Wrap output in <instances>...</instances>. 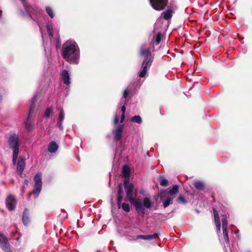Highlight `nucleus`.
<instances>
[{
    "label": "nucleus",
    "mask_w": 252,
    "mask_h": 252,
    "mask_svg": "<svg viewBox=\"0 0 252 252\" xmlns=\"http://www.w3.org/2000/svg\"><path fill=\"white\" fill-rule=\"evenodd\" d=\"M156 234L154 235H139L137 236L138 238H141L144 240H151L155 238Z\"/></svg>",
    "instance_id": "nucleus-24"
},
{
    "label": "nucleus",
    "mask_w": 252,
    "mask_h": 252,
    "mask_svg": "<svg viewBox=\"0 0 252 252\" xmlns=\"http://www.w3.org/2000/svg\"><path fill=\"white\" fill-rule=\"evenodd\" d=\"M122 200V195H118L117 197V204H118V207L119 208H121V202Z\"/></svg>",
    "instance_id": "nucleus-34"
},
{
    "label": "nucleus",
    "mask_w": 252,
    "mask_h": 252,
    "mask_svg": "<svg viewBox=\"0 0 252 252\" xmlns=\"http://www.w3.org/2000/svg\"><path fill=\"white\" fill-rule=\"evenodd\" d=\"M64 113L63 110H62L60 111V113L59 115V117H58V125L61 129H62L63 128V126H62V123H63V120L64 119Z\"/></svg>",
    "instance_id": "nucleus-18"
},
{
    "label": "nucleus",
    "mask_w": 252,
    "mask_h": 252,
    "mask_svg": "<svg viewBox=\"0 0 252 252\" xmlns=\"http://www.w3.org/2000/svg\"><path fill=\"white\" fill-rule=\"evenodd\" d=\"M193 185L195 188L198 190H203L204 189V184L203 182L199 181H195L193 183Z\"/></svg>",
    "instance_id": "nucleus-21"
},
{
    "label": "nucleus",
    "mask_w": 252,
    "mask_h": 252,
    "mask_svg": "<svg viewBox=\"0 0 252 252\" xmlns=\"http://www.w3.org/2000/svg\"><path fill=\"white\" fill-rule=\"evenodd\" d=\"M0 246L1 248L7 252H10L9 243L6 238L0 233Z\"/></svg>",
    "instance_id": "nucleus-13"
},
{
    "label": "nucleus",
    "mask_w": 252,
    "mask_h": 252,
    "mask_svg": "<svg viewBox=\"0 0 252 252\" xmlns=\"http://www.w3.org/2000/svg\"><path fill=\"white\" fill-rule=\"evenodd\" d=\"M122 173L125 177L124 182H129V176L130 175V169L128 166L125 165L123 167Z\"/></svg>",
    "instance_id": "nucleus-17"
},
{
    "label": "nucleus",
    "mask_w": 252,
    "mask_h": 252,
    "mask_svg": "<svg viewBox=\"0 0 252 252\" xmlns=\"http://www.w3.org/2000/svg\"><path fill=\"white\" fill-rule=\"evenodd\" d=\"M6 207L9 211L14 209L16 205V199L13 196L10 195L6 199Z\"/></svg>",
    "instance_id": "nucleus-12"
},
{
    "label": "nucleus",
    "mask_w": 252,
    "mask_h": 252,
    "mask_svg": "<svg viewBox=\"0 0 252 252\" xmlns=\"http://www.w3.org/2000/svg\"><path fill=\"white\" fill-rule=\"evenodd\" d=\"M131 121L140 124L142 122V119L139 115H136L131 119Z\"/></svg>",
    "instance_id": "nucleus-26"
},
{
    "label": "nucleus",
    "mask_w": 252,
    "mask_h": 252,
    "mask_svg": "<svg viewBox=\"0 0 252 252\" xmlns=\"http://www.w3.org/2000/svg\"><path fill=\"white\" fill-rule=\"evenodd\" d=\"M22 220L23 222L25 225H27L30 222L29 214L27 209L23 212Z\"/></svg>",
    "instance_id": "nucleus-19"
},
{
    "label": "nucleus",
    "mask_w": 252,
    "mask_h": 252,
    "mask_svg": "<svg viewBox=\"0 0 252 252\" xmlns=\"http://www.w3.org/2000/svg\"><path fill=\"white\" fill-rule=\"evenodd\" d=\"M224 251L225 252H228L227 250H226V246H224Z\"/></svg>",
    "instance_id": "nucleus-40"
},
{
    "label": "nucleus",
    "mask_w": 252,
    "mask_h": 252,
    "mask_svg": "<svg viewBox=\"0 0 252 252\" xmlns=\"http://www.w3.org/2000/svg\"><path fill=\"white\" fill-rule=\"evenodd\" d=\"M140 55L144 58V60L142 63V70L139 73L140 77H144L147 72V68L151 65L153 59L151 51L149 49H144L141 48Z\"/></svg>",
    "instance_id": "nucleus-6"
},
{
    "label": "nucleus",
    "mask_w": 252,
    "mask_h": 252,
    "mask_svg": "<svg viewBox=\"0 0 252 252\" xmlns=\"http://www.w3.org/2000/svg\"><path fill=\"white\" fill-rule=\"evenodd\" d=\"M152 7L155 10H158V0H149Z\"/></svg>",
    "instance_id": "nucleus-30"
},
{
    "label": "nucleus",
    "mask_w": 252,
    "mask_h": 252,
    "mask_svg": "<svg viewBox=\"0 0 252 252\" xmlns=\"http://www.w3.org/2000/svg\"><path fill=\"white\" fill-rule=\"evenodd\" d=\"M227 217L226 215L222 216L221 221H222V227L223 230V235L224 239L225 242V244L227 247H228L230 250V243L229 241V237L227 231Z\"/></svg>",
    "instance_id": "nucleus-7"
},
{
    "label": "nucleus",
    "mask_w": 252,
    "mask_h": 252,
    "mask_svg": "<svg viewBox=\"0 0 252 252\" xmlns=\"http://www.w3.org/2000/svg\"><path fill=\"white\" fill-rule=\"evenodd\" d=\"M179 188L178 185H175L172 188H168L160 191V199L163 201V206L164 208L172 204L175 195L179 191Z\"/></svg>",
    "instance_id": "nucleus-4"
},
{
    "label": "nucleus",
    "mask_w": 252,
    "mask_h": 252,
    "mask_svg": "<svg viewBox=\"0 0 252 252\" xmlns=\"http://www.w3.org/2000/svg\"><path fill=\"white\" fill-rule=\"evenodd\" d=\"M61 76L64 84L66 85L70 84V76L68 71L63 70L61 73Z\"/></svg>",
    "instance_id": "nucleus-14"
},
{
    "label": "nucleus",
    "mask_w": 252,
    "mask_h": 252,
    "mask_svg": "<svg viewBox=\"0 0 252 252\" xmlns=\"http://www.w3.org/2000/svg\"><path fill=\"white\" fill-rule=\"evenodd\" d=\"M160 179V185L163 187H166L168 185V180L163 176H160L159 177Z\"/></svg>",
    "instance_id": "nucleus-25"
},
{
    "label": "nucleus",
    "mask_w": 252,
    "mask_h": 252,
    "mask_svg": "<svg viewBox=\"0 0 252 252\" xmlns=\"http://www.w3.org/2000/svg\"><path fill=\"white\" fill-rule=\"evenodd\" d=\"M163 47L165 48V51L164 52H162V51L161 52L160 54H161L162 55H164L165 52H166V50H167V47H166V46H165V44L163 45Z\"/></svg>",
    "instance_id": "nucleus-38"
},
{
    "label": "nucleus",
    "mask_w": 252,
    "mask_h": 252,
    "mask_svg": "<svg viewBox=\"0 0 252 252\" xmlns=\"http://www.w3.org/2000/svg\"><path fill=\"white\" fill-rule=\"evenodd\" d=\"M247 252H250V251H248Z\"/></svg>",
    "instance_id": "nucleus-44"
},
{
    "label": "nucleus",
    "mask_w": 252,
    "mask_h": 252,
    "mask_svg": "<svg viewBox=\"0 0 252 252\" xmlns=\"http://www.w3.org/2000/svg\"><path fill=\"white\" fill-rule=\"evenodd\" d=\"M25 167V160L23 159L19 160L17 163V171L18 173L21 175Z\"/></svg>",
    "instance_id": "nucleus-16"
},
{
    "label": "nucleus",
    "mask_w": 252,
    "mask_h": 252,
    "mask_svg": "<svg viewBox=\"0 0 252 252\" xmlns=\"http://www.w3.org/2000/svg\"><path fill=\"white\" fill-rule=\"evenodd\" d=\"M21 0L24 5V6L27 9V11L30 14V13L31 12V9H33V8L31 6H30L29 8L28 6L27 5V4L25 2V0Z\"/></svg>",
    "instance_id": "nucleus-32"
},
{
    "label": "nucleus",
    "mask_w": 252,
    "mask_h": 252,
    "mask_svg": "<svg viewBox=\"0 0 252 252\" xmlns=\"http://www.w3.org/2000/svg\"><path fill=\"white\" fill-rule=\"evenodd\" d=\"M2 15V11L0 10V17Z\"/></svg>",
    "instance_id": "nucleus-41"
},
{
    "label": "nucleus",
    "mask_w": 252,
    "mask_h": 252,
    "mask_svg": "<svg viewBox=\"0 0 252 252\" xmlns=\"http://www.w3.org/2000/svg\"><path fill=\"white\" fill-rule=\"evenodd\" d=\"M36 97H37L36 95H34V96L32 98V106H31V107L30 109L29 116H28V118H27V121H26V123H25L26 127L28 131H30L32 129V125L31 122L30 120V117L33 111V110H34V106L33 105H34V103L35 101L36 100Z\"/></svg>",
    "instance_id": "nucleus-9"
},
{
    "label": "nucleus",
    "mask_w": 252,
    "mask_h": 252,
    "mask_svg": "<svg viewBox=\"0 0 252 252\" xmlns=\"http://www.w3.org/2000/svg\"><path fill=\"white\" fill-rule=\"evenodd\" d=\"M58 148L57 144L55 142L52 141L49 143L48 149L50 153H54L58 150Z\"/></svg>",
    "instance_id": "nucleus-20"
},
{
    "label": "nucleus",
    "mask_w": 252,
    "mask_h": 252,
    "mask_svg": "<svg viewBox=\"0 0 252 252\" xmlns=\"http://www.w3.org/2000/svg\"><path fill=\"white\" fill-rule=\"evenodd\" d=\"M156 234L154 235H139L137 236L138 238H141L144 240H151L155 238Z\"/></svg>",
    "instance_id": "nucleus-23"
},
{
    "label": "nucleus",
    "mask_w": 252,
    "mask_h": 252,
    "mask_svg": "<svg viewBox=\"0 0 252 252\" xmlns=\"http://www.w3.org/2000/svg\"><path fill=\"white\" fill-rule=\"evenodd\" d=\"M125 111H126V107L124 105L122 106L121 110L117 111L116 115L115 116L114 121V123L115 125H117V124H118L119 120V116H120L121 113V123H123L124 122L125 118Z\"/></svg>",
    "instance_id": "nucleus-11"
},
{
    "label": "nucleus",
    "mask_w": 252,
    "mask_h": 252,
    "mask_svg": "<svg viewBox=\"0 0 252 252\" xmlns=\"http://www.w3.org/2000/svg\"><path fill=\"white\" fill-rule=\"evenodd\" d=\"M160 40H161V33L160 32H158V43H159V42H160Z\"/></svg>",
    "instance_id": "nucleus-39"
},
{
    "label": "nucleus",
    "mask_w": 252,
    "mask_h": 252,
    "mask_svg": "<svg viewBox=\"0 0 252 252\" xmlns=\"http://www.w3.org/2000/svg\"><path fill=\"white\" fill-rule=\"evenodd\" d=\"M128 94V90L127 89H126L125 90L124 94H123V97L125 98H126Z\"/></svg>",
    "instance_id": "nucleus-36"
},
{
    "label": "nucleus",
    "mask_w": 252,
    "mask_h": 252,
    "mask_svg": "<svg viewBox=\"0 0 252 252\" xmlns=\"http://www.w3.org/2000/svg\"><path fill=\"white\" fill-rule=\"evenodd\" d=\"M63 56L70 63H78L79 59V49L74 41H67L64 43Z\"/></svg>",
    "instance_id": "nucleus-2"
},
{
    "label": "nucleus",
    "mask_w": 252,
    "mask_h": 252,
    "mask_svg": "<svg viewBox=\"0 0 252 252\" xmlns=\"http://www.w3.org/2000/svg\"><path fill=\"white\" fill-rule=\"evenodd\" d=\"M1 96L0 95V101H1Z\"/></svg>",
    "instance_id": "nucleus-43"
},
{
    "label": "nucleus",
    "mask_w": 252,
    "mask_h": 252,
    "mask_svg": "<svg viewBox=\"0 0 252 252\" xmlns=\"http://www.w3.org/2000/svg\"><path fill=\"white\" fill-rule=\"evenodd\" d=\"M46 12L47 13V14L49 15V16L51 17V18H53L54 16V11L53 10V9L50 7H46Z\"/></svg>",
    "instance_id": "nucleus-29"
},
{
    "label": "nucleus",
    "mask_w": 252,
    "mask_h": 252,
    "mask_svg": "<svg viewBox=\"0 0 252 252\" xmlns=\"http://www.w3.org/2000/svg\"><path fill=\"white\" fill-rule=\"evenodd\" d=\"M121 207L126 212H129L130 210V207L128 204L124 203L122 204Z\"/></svg>",
    "instance_id": "nucleus-28"
},
{
    "label": "nucleus",
    "mask_w": 252,
    "mask_h": 252,
    "mask_svg": "<svg viewBox=\"0 0 252 252\" xmlns=\"http://www.w3.org/2000/svg\"><path fill=\"white\" fill-rule=\"evenodd\" d=\"M34 180L35 181V186L33 190V193L35 194V197H37L39 194L42 188L41 173L36 174L34 176Z\"/></svg>",
    "instance_id": "nucleus-8"
},
{
    "label": "nucleus",
    "mask_w": 252,
    "mask_h": 252,
    "mask_svg": "<svg viewBox=\"0 0 252 252\" xmlns=\"http://www.w3.org/2000/svg\"><path fill=\"white\" fill-rule=\"evenodd\" d=\"M123 193V189L122 188V184H120L119 185L118 195H122V194Z\"/></svg>",
    "instance_id": "nucleus-35"
},
{
    "label": "nucleus",
    "mask_w": 252,
    "mask_h": 252,
    "mask_svg": "<svg viewBox=\"0 0 252 252\" xmlns=\"http://www.w3.org/2000/svg\"><path fill=\"white\" fill-rule=\"evenodd\" d=\"M47 29L48 33L49 36L51 37H52L53 36L52 26H50L49 25H48L47 26Z\"/></svg>",
    "instance_id": "nucleus-33"
},
{
    "label": "nucleus",
    "mask_w": 252,
    "mask_h": 252,
    "mask_svg": "<svg viewBox=\"0 0 252 252\" xmlns=\"http://www.w3.org/2000/svg\"><path fill=\"white\" fill-rule=\"evenodd\" d=\"M124 127V125L123 124L119 125L117 126L116 128L113 130V133L115 141H118L121 140L123 133Z\"/></svg>",
    "instance_id": "nucleus-10"
},
{
    "label": "nucleus",
    "mask_w": 252,
    "mask_h": 252,
    "mask_svg": "<svg viewBox=\"0 0 252 252\" xmlns=\"http://www.w3.org/2000/svg\"><path fill=\"white\" fill-rule=\"evenodd\" d=\"M162 12L158 17V24L163 31L166 30L171 23V20L175 13L174 6L172 4L167 5L166 8L160 9Z\"/></svg>",
    "instance_id": "nucleus-3"
},
{
    "label": "nucleus",
    "mask_w": 252,
    "mask_h": 252,
    "mask_svg": "<svg viewBox=\"0 0 252 252\" xmlns=\"http://www.w3.org/2000/svg\"><path fill=\"white\" fill-rule=\"evenodd\" d=\"M168 3V0H158V11L160 9L166 8Z\"/></svg>",
    "instance_id": "nucleus-22"
},
{
    "label": "nucleus",
    "mask_w": 252,
    "mask_h": 252,
    "mask_svg": "<svg viewBox=\"0 0 252 252\" xmlns=\"http://www.w3.org/2000/svg\"><path fill=\"white\" fill-rule=\"evenodd\" d=\"M53 113V110L51 108H47L45 112V117L48 119Z\"/></svg>",
    "instance_id": "nucleus-27"
},
{
    "label": "nucleus",
    "mask_w": 252,
    "mask_h": 252,
    "mask_svg": "<svg viewBox=\"0 0 252 252\" xmlns=\"http://www.w3.org/2000/svg\"><path fill=\"white\" fill-rule=\"evenodd\" d=\"M31 195V193H30V194H29V198H30V195Z\"/></svg>",
    "instance_id": "nucleus-42"
},
{
    "label": "nucleus",
    "mask_w": 252,
    "mask_h": 252,
    "mask_svg": "<svg viewBox=\"0 0 252 252\" xmlns=\"http://www.w3.org/2000/svg\"><path fill=\"white\" fill-rule=\"evenodd\" d=\"M154 40H155V43L156 44H158V34H155V35L154 36Z\"/></svg>",
    "instance_id": "nucleus-37"
},
{
    "label": "nucleus",
    "mask_w": 252,
    "mask_h": 252,
    "mask_svg": "<svg viewBox=\"0 0 252 252\" xmlns=\"http://www.w3.org/2000/svg\"><path fill=\"white\" fill-rule=\"evenodd\" d=\"M124 187L128 200L131 203L133 204L138 213L144 214L145 213V208H149L151 207V202L150 199L148 198H145L142 201L139 199L135 200L133 197V185L130 184L129 182H124Z\"/></svg>",
    "instance_id": "nucleus-1"
},
{
    "label": "nucleus",
    "mask_w": 252,
    "mask_h": 252,
    "mask_svg": "<svg viewBox=\"0 0 252 252\" xmlns=\"http://www.w3.org/2000/svg\"><path fill=\"white\" fill-rule=\"evenodd\" d=\"M214 219L215 221L216 226L217 227V231L220 232V220L219 215L218 212L215 209L213 210Z\"/></svg>",
    "instance_id": "nucleus-15"
},
{
    "label": "nucleus",
    "mask_w": 252,
    "mask_h": 252,
    "mask_svg": "<svg viewBox=\"0 0 252 252\" xmlns=\"http://www.w3.org/2000/svg\"><path fill=\"white\" fill-rule=\"evenodd\" d=\"M8 143L10 148L13 150L12 160L14 164H15L19 152L20 138L18 134L13 133L10 135Z\"/></svg>",
    "instance_id": "nucleus-5"
},
{
    "label": "nucleus",
    "mask_w": 252,
    "mask_h": 252,
    "mask_svg": "<svg viewBox=\"0 0 252 252\" xmlns=\"http://www.w3.org/2000/svg\"><path fill=\"white\" fill-rule=\"evenodd\" d=\"M177 201L179 203L185 204L187 203V201L181 195H180L177 199Z\"/></svg>",
    "instance_id": "nucleus-31"
}]
</instances>
